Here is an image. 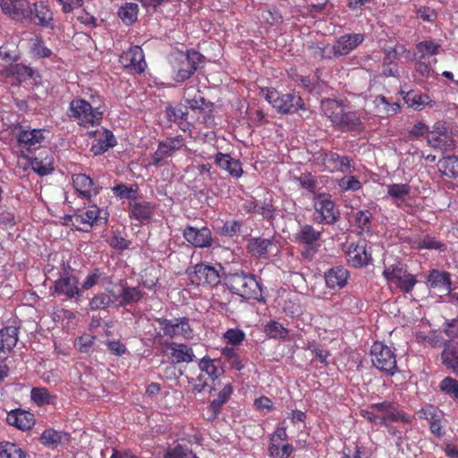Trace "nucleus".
I'll return each instance as SVG.
<instances>
[{"label":"nucleus","instance_id":"obj_1","mask_svg":"<svg viewBox=\"0 0 458 458\" xmlns=\"http://www.w3.org/2000/svg\"><path fill=\"white\" fill-rule=\"evenodd\" d=\"M320 110L329 119L331 125L340 132H360L364 123L359 112L348 110L343 101L326 98L320 102Z\"/></svg>","mask_w":458,"mask_h":458},{"label":"nucleus","instance_id":"obj_2","mask_svg":"<svg viewBox=\"0 0 458 458\" xmlns=\"http://www.w3.org/2000/svg\"><path fill=\"white\" fill-rule=\"evenodd\" d=\"M96 98L90 96V102L83 98L75 97L69 102L67 115L83 128L98 126L102 121V111L99 106H94Z\"/></svg>","mask_w":458,"mask_h":458},{"label":"nucleus","instance_id":"obj_3","mask_svg":"<svg viewBox=\"0 0 458 458\" xmlns=\"http://www.w3.org/2000/svg\"><path fill=\"white\" fill-rule=\"evenodd\" d=\"M225 286L230 293L244 300L263 301L261 284L253 274L243 271L230 274L225 277Z\"/></svg>","mask_w":458,"mask_h":458},{"label":"nucleus","instance_id":"obj_4","mask_svg":"<svg viewBox=\"0 0 458 458\" xmlns=\"http://www.w3.org/2000/svg\"><path fill=\"white\" fill-rule=\"evenodd\" d=\"M259 96L280 114H293L304 109L303 99L297 93H280L276 89L262 88Z\"/></svg>","mask_w":458,"mask_h":458},{"label":"nucleus","instance_id":"obj_5","mask_svg":"<svg viewBox=\"0 0 458 458\" xmlns=\"http://www.w3.org/2000/svg\"><path fill=\"white\" fill-rule=\"evenodd\" d=\"M323 232L318 231L312 225H299L298 232L293 234V242L304 245L301 250V257L308 261L312 260L318 253Z\"/></svg>","mask_w":458,"mask_h":458},{"label":"nucleus","instance_id":"obj_6","mask_svg":"<svg viewBox=\"0 0 458 458\" xmlns=\"http://www.w3.org/2000/svg\"><path fill=\"white\" fill-rule=\"evenodd\" d=\"M382 276L403 293H411L418 283L416 276L408 272L407 266L401 262L386 266Z\"/></svg>","mask_w":458,"mask_h":458},{"label":"nucleus","instance_id":"obj_7","mask_svg":"<svg viewBox=\"0 0 458 458\" xmlns=\"http://www.w3.org/2000/svg\"><path fill=\"white\" fill-rule=\"evenodd\" d=\"M53 288L57 296H64L69 300L81 298L83 292L81 287H79V279L75 276L73 268L68 264H63Z\"/></svg>","mask_w":458,"mask_h":458},{"label":"nucleus","instance_id":"obj_8","mask_svg":"<svg viewBox=\"0 0 458 458\" xmlns=\"http://www.w3.org/2000/svg\"><path fill=\"white\" fill-rule=\"evenodd\" d=\"M370 358L372 366L388 377L397 372L396 355L391 347L381 342L372 344L370 348Z\"/></svg>","mask_w":458,"mask_h":458},{"label":"nucleus","instance_id":"obj_9","mask_svg":"<svg viewBox=\"0 0 458 458\" xmlns=\"http://www.w3.org/2000/svg\"><path fill=\"white\" fill-rule=\"evenodd\" d=\"M198 366L200 372L204 373L208 377L200 374L196 378L192 379V387L195 392L203 391L204 388L208 386V380L214 382L224 374L220 359H212L208 356H205L199 360Z\"/></svg>","mask_w":458,"mask_h":458},{"label":"nucleus","instance_id":"obj_10","mask_svg":"<svg viewBox=\"0 0 458 458\" xmlns=\"http://www.w3.org/2000/svg\"><path fill=\"white\" fill-rule=\"evenodd\" d=\"M313 219L319 225H331L340 219V211L329 196L319 195L313 202Z\"/></svg>","mask_w":458,"mask_h":458},{"label":"nucleus","instance_id":"obj_11","mask_svg":"<svg viewBox=\"0 0 458 458\" xmlns=\"http://www.w3.org/2000/svg\"><path fill=\"white\" fill-rule=\"evenodd\" d=\"M15 137L21 156L28 158L29 154L41 148L46 136L41 129L26 130L21 125L16 127Z\"/></svg>","mask_w":458,"mask_h":458},{"label":"nucleus","instance_id":"obj_12","mask_svg":"<svg viewBox=\"0 0 458 458\" xmlns=\"http://www.w3.org/2000/svg\"><path fill=\"white\" fill-rule=\"evenodd\" d=\"M370 410L377 413H381L383 420L387 424L394 422L403 424H411L414 420V416L409 414L404 410L399 407L396 402L385 400L381 403H377L370 405Z\"/></svg>","mask_w":458,"mask_h":458},{"label":"nucleus","instance_id":"obj_13","mask_svg":"<svg viewBox=\"0 0 458 458\" xmlns=\"http://www.w3.org/2000/svg\"><path fill=\"white\" fill-rule=\"evenodd\" d=\"M184 146L185 140L182 135L167 137L166 140L158 141L156 152L151 155L149 165L162 166L165 159L171 157Z\"/></svg>","mask_w":458,"mask_h":458},{"label":"nucleus","instance_id":"obj_14","mask_svg":"<svg viewBox=\"0 0 458 458\" xmlns=\"http://www.w3.org/2000/svg\"><path fill=\"white\" fill-rule=\"evenodd\" d=\"M318 159L324 170L329 173L352 174L355 171L353 159L347 156H340L335 152L329 151L319 154Z\"/></svg>","mask_w":458,"mask_h":458},{"label":"nucleus","instance_id":"obj_15","mask_svg":"<svg viewBox=\"0 0 458 458\" xmlns=\"http://www.w3.org/2000/svg\"><path fill=\"white\" fill-rule=\"evenodd\" d=\"M221 271L222 267L219 264L217 266H209L199 263L193 267L192 274L189 275L190 280H191L192 284L214 287L220 284Z\"/></svg>","mask_w":458,"mask_h":458},{"label":"nucleus","instance_id":"obj_16","mask_svg":"<svg viewBox=\"0 0 458 458\" xmlns=\"http://www.w3.org/2000/svg\"><path fill=\"white\" fill-rule=\"evenodd\" d=\"M344 252L346 261H348L350 267L355 268L367 267L372 261L371 253L367 251L366 240L345 243Z\"/></svg>","mask_w":458,"mask_h":458},{"label":"nucleus","instance_id":"obj_17","mask_svg":"<svg viewBox=\"0 0 458 458\" xmlns=\"http://www.w3.org/2000/svg\"><path fill=\"white\" fill-rule=\"evenodd\" d=\"M247 252L252 258L267 259L269 255H276L278 248L274 239H266L261 237L251 238L246 245Z\"/></svg>","mask_w":458,"mask_h":458},{"label":"nucleus","instance_id":"obj_18","mask_svg":"<svg viewBox=\"0 0 458 458\" xmlns=\"http://www.w3.org/2000/svg\"><path fill=\"white\" fill-rule=\"evenodd\" d=\"M184 241L197 249L209 248L213 244V236L208 227H193L187 225L182 231Z\"/></svg>","mask_w":458,"mask_h":458},{"label":"nucleus","instance_id":"obj_19","mask_svg":"<svg viewBox=\"0 0 458 458\" xmlns=\"http://www.w3.org/2000/svg\"><path fill=\"white\" fill-rule=\"evenodd\" d=\"M120 63L131 72L140 74L146 71L147 63L140 47L131 46L121 54Z\"/></svg>","mask_w":458,"mask_h":458},{"label":"nucleus","instance_id":"obj_20","mask_svg":"<svg viewBox=\"0 0 458 458\" xmlns=\"http://www.w3.org/2000/svg\"><path fill=\"white\" fill-rule=\"evenodd\" d=\"M203 59V55L196 50H187L186 54L182 55L181 67L176 72L175 81L182 82L190 78L198 70L199 64Z\"/></svg>","mask_w":458,"mask_h":458},{"label":"nucleus","instance_id":"obj_21","mask_svg":"<svg viewBox=\"0 0 458 458\" xmlns=\"http://www.w3.org/2000/svg\"><path fill=\"white\" fill-rule=\"evenodd\" d=\"M102 214L106 215L104 209H100L97 206H90L89 209L74 215V222L78 225L83 226L81 229L86 232L89 228L93 227L94 225L106 222V217L101 216Z\"/></svg>","mask_w":458,"mask_h":458},{"label":"nucleus","instance_id":"obj_22","mask_svg":"<svg viewBox=\"0 0 458 458\" xmlns=\"http://www.w3.org/2000/svg\"><path fill=\"white\" fill-rule=\"evenodd\" d=\"M411 191V187L408 183H391L386 186L387 197L391 198L393 204L407 212L411 208L407 202Z\"/></svg>","mask_w":458,"mask_h":458},{"label":"nucleus","instance_id":"obj_23","mask_svg":"<svg viewBox=\"0 0 458 458\" xmlns=\"http://www.w3.org/2000/svg\"><path fill=\"white\" fill-rule=\"evenodd\" d=\"M362 42H364V35L360 33H350L339 37L337 42L333 45L335 57L350 54Z\"/></svg>","mask_w":458,"mask_h":458},{"label":"nucleus","instance_id":"obj_24","mask_svg":"<svg viewBox=\"0 0 458 458\" xmlns=\"http://www.w3.org/2000/svg\"><path fill=\"white\" fill-rule=\"evenodd\" d=\"M73 188L79 195L86 199H90L99 193V187L94 180L84 174L72 175Z\"/></svg>","mask_w":458,"mask_h":458},{"label":"nucleus","instance_id":"obj_25","mask_svg":"<svg viewBox=\"0 0 458 458\" xmlns=\"http://www.w3.org/2000/svg\"><path fill=\"white\" fill-rule=\"evenodd\" d=\"M215 164L234 179H240L244 174L241 161L232 157L230 154L216 153L215 155Z\"/></svg>","mask_w":458,"mask_h":458},{"label":"nucleus","instance_id":"obj_26","mask_svg":"<svg viewBox=\"0 0 458 458\" xmlns=\"http://www.w3.org/2000/svg\"><path fill=\"white\" fill-rule=\"evenodd\" d=\"M0 8L12 21H25L29 17L23 0H0Z\"/></svg>","mask_w":458,"mask_h":458},{"label":"nucleus","instance_id":"obj_27","mask_svg":"<svg viewBox=\"0 0 458 458\" xmlns=\"http://www.w3.org/2000/svg\"><path fill=\"white\" fill-rule=\"evenodd\" d=\"M428 144L435 149L450 151L455 148V140L446 131H439V127L428 134Z\"/></svg>","mask_w":458,"mask_h":458},{"label":"nucleus","instance_id":"obj_28","mask_svg":"<svg viewBox=\"0 0 458 458\" xmlns=\"http://www.w3.org/2000/svg\"><path fill=\"white\" fill-rule=\"evenodd\" d=\"M156 205L151 201L131 200L129 202V215L131 219L140 223L147 222L151 219Z\"/></svg>","mask_w":458,"mask_h":458},{"label":"nucleus","instance_id":"obj_29","mask_svg":"<svg viewBox=\"0 0 458 458\" xmlns=\"http://www.w3.org/2000/svg\"><path fill=\"white\" fill-rule=\"evenodd\" d=\"M350 274L344 266H335L325 272V283L331 290L344 288Z\"/></svg>","mask_w":458,"mask_h":458},{"label":"nucleus","instance_id":"obj_30","mask_svg":"<svg viewBox=\"0 0 458 458\" xmlns=\"http://www.w3.org/2000/svg\"><path fill=\"white\" fill-rule=\"evenodd\" d=\"M6 422L17 429L29 430L34 425V416L30 412L16 409L7 412Z\"/></svg>","mask_w":458,"mask_h":458},{"label":"nucleus","instance_id":"obj_31","mask_svg":"<svg viewBox=\"0 0 458 458\" xmlns=\"http://www.w3.org/2000/svg\"><path fill=\"white\" fill-rule=\"evenodd\" d=\"M38 441L47 448H57L58 445H64L70 443V435L63 430L47 428L43 430Z\"/></svg>","mask_w":458,"mask_h":458},{"label":"nucleus","instance_id":"obj_32","mask_svg":"<svg viewBox=\"0 0 458 458\" xmlns=\"http://www.w3.org/2000/svg\"><path fill=\"white\" fill-rule=\"evenodd\" d=\"M428 287L440 292L449 293L451 289V275L439 269L429 270L427 280Z\"/></svg>","mask_w":458,"mask_h":458},{"label":"nucleus","instance_id":"obj_33","mask_svg":"<svg viewBox=\"0 0 458 458\" xmlns=\"http://www.w3.org/2000/svg\"><path fill=\"white\" fill-rule=\"evenodd\" d=\"M165 344L171 350L170 357L174 362L177 364L182 362L189 363L194 360L195 355L191 346L174 342Z\"/></svg>","mask_w":458,"mask_h":458},{"label":"nucleus","instance_id":"obj_34","mask_svg":"<svg viewBox=\"0 0 458 458\" xmlns=\"http://www.w3.org/2000/svg\"><path fill=\"white\" fill-rule=\"evenodd\" d=\"M233 392V387L231 384L225 385L218 393L217 398L213 399L208 405L209 416L208 420L214 421L221 412L222 407L228 402Z\"/></svg>","mask_w":458,"mask_h":458},{"label":"nucleus","instance_id":"obj_35","mask_svg":"<svg viewBox=\"0 0 458 458\" xmlns=\"http://www.w3.org/2000/svg\"><path fill=\"white\" fill-rule=\"evenodd\" d=\"M30 19L31 16L38 20L37 24L42 27H47L53 21V13L51 9L42 1L32 4L31 7L27 9Z\"/></svg>","mask_w":458,"mask_h":458},{"label":"nucleus","instance_id":"obj_36","mask_svg":"<svg viewBox=\"0 0 458 458\" xmlns=\"http://www.w3.org/2000/svg\"><path fill=\"white\" fill-rule=\"evenodd\" d=\"M18 341V328L14 326H6L0 329V353L10 352L16 346Z\"/></svg>","mask_w":458,"mask_h":458},{"label":"nucleus","instance_id":"obj_37","mask_svg":"<svg viewBox=\"0 0 458 458\" xmlns=\"http://www.w3.org/2000/svg\"><path fill=\"white\" fill-rule=\"evenodd\" d=\"M403 101L409 107L417 111H421L427 106H433L434 103L427 93H417L411 90L405 93L403 97Z\"/></svg>","mask_w":458,"mask_h":458},{"label":"nucleus","instance_id":"obj_38","mask_svg":"<svg viewBox=\"0 0 458 458\" xmlns=\"http://www.w3.org/2000/svg\"><path fill=\"white\" fill-rule=\"evenodd\" d=\"M155 322L158 324V328H160V331L153 335V342H155L156 344L164 345L168 344L165 339H164L165 336L174 339L173 319L155 318Z\"/></svg>","mask_w":458,"mask_h":458},{"label":"nucleus","instance_id":"obj_39","mask_svg":"<svg viewBox=\"0 0 458 458\" xmlns=\"http://www.w3.org/2000/svg\"><path fill=\"white\" fill-rule=\"evenodd\" d=\"M442 362L445 368L455 370L458 368V344L445 341L442 352Z\"/></svg>","mask_w":458,"mask_h":458},{"label":"nucleus","instance_id":"obj_40","mask_svg":"<svg viewBox=\"0 0 458 458\" xmlns=\"http://www.w3.org/2000/svg\"><path fill=\"white\" fill-rule=\"evenodd\" d=\"M116 144L115 137L111 131L105 130L103 137L94 140L90 151L94 155H101L106 152L109 148H114Z\"/></svg>","mask_w":458,"mask_h":458},{"label":"nucleus","instance_id":"obj_41","mask_svg":"<svg viewBox=\"0 0 458 458\" xmlns=\"http://www.w3.org/2000/svg\"><path fill=\"white\" fill-rule=\"evenodd\" d=\"M121 307L127 305H134L140 301L143 293L139 287H131L129 285H121Z\"/></svg>","mask_w":458,"mask_h":458},{"label":"nucleus","instance_id":"obj_42","mask_svg":"<svg viewBox=\"0 0 458 458\" xmlns=\"http://www.w3.org/2000/svg\"><path fill=\"white\" fill-rule=\"evenodd\" d=\"M174 338L182 336L184 340H191L193 330L190 326L189 318L186 317L175 318L173 319Z\"/></svg>","mask_w":458,"mask_h":458},{"label":"nucleus","instance_id":"obj_43","mask_svg":"<svg viewBox=\"0 0 458 458\" xmlns=\"http://www.w3.org/2000/svg\"><path fill=\"white\" fill-rule=\"evenodd\" d=\"M32 171L38 176H47L53 171V157H46L45 159L39 157H27Z\"/></svg>","mask_w":458,"mask_h":458},{"label":"nucleus","instance_id":"obj_44","mask_svg":"<svg viewBox=\"0 0 458 458\" xmlns=\"http://www.w3.org/2000/svg\"><path fill=\"white\" fill-rule=\"evenodd\" d=\"M438 170L449 178L458 177V156H448L438 161Z\"/></svg>","mask_w":458,"mask_h":458},{"label":"nucleus","instance_id":"obj_45","mask_svg":"<svg viewBox=\"0 0 458 458\" xmlns=\"http://www.w3.org/2000/svg\"><path fill=\"white\" fill-rule=\"evenodd\" d=\"M188 106L192 110H202L204 106H208L209 102L207 101L200 94L199 89L190 87L184 92Z\"/></svg>","mask_w":458,"mask_h":458},{"label":"nucleus","instance_id":"obj_46","mask_svg":"<svg viewBox=\"0 0 458 458\" xmlns=\"http://www.w3.org/2000/svg\"><path fill=\"white\" fill-rule=\"evenodd\" d=\"M30 397L34 403L38 406L54 404L56 396L49 394L47 387H32Z\"/></svg>","mask_w":458,"mask_h":458},{"label":"nucleus","instance_id":"obj_47","mask_svg":"<svg viewBox=\"0 0 458 458\" xmlns=\"http://www.w3.org/2000/svg\"><path fill=\"white\" fill-rule=\"evenodd\" d=\"M118 15L122 21L126 25L133 24L137 21L138 4L132 2H127L122 5L118 11Z\"/></svg>","mask_w":458,"mask_h":458},{"label":"nucleus","instance_id":"obj_48","mask_svg":"<svg viewBox=\"0 0 458 458\" xmlns=\"http://www.w3.org/2000/svg\"><path fill=\"white\" fill-rule=\"evenodd\" d=\"M0 458H26V453L16 443H0Z\"/></svg>","mask_w":458,"mask_h":458},{"label":"nucleus","instance_id":"obj_49","mask_svg":"<svg viewBox=\"0 0 458 458\" xmlns=\"http://www.w3.org/2000/svg\"><path fill=\"white\" fill-rule=\"evenodd\" d=\"M412 248L415 250H445V244L436 240L433 235H425L421 239L412 242Z\"/></svg>","mask_w":458,"mask_h":458},{"label":"nucleus","instance_id":"obj_50","mask_svg":"<svg viewBox=\"0 0 458 458\" xmlns=\"http://www.w3.org/2000/svg\"><path fill=\"white\" fill-rule=\"evenodd\" d=\"M267 452L271 458H289L293 452V446L290 443L282 445L278 443H268Z\"/></svg>","mask_w":458,"mask_h":458},{"label":"nucleus","instance_id":"obj_51","mask_svg":"<svg viewBox=\"0 0 458 458\" xmlns=\"http://www.w3.org/2000/svg\"><path fill=\"white\" fill-rule=\"evenodd\" d=\"M105 277L106 274L103 269L99 267H94L89 271L88 275H86L82 284H81V288H82L83 291H89L92 287L98 285L101 279Z\"/></svg>","mask_w":458,"mask_h":458},{"label":"nucleus","instance_id":"obj_52","mask_svg":"<svg viewBox=\"0 0 458 458\" xmlns=\"http://www.w3.org/2000/svg\"><path fill=\"white\" fill-rule=\"evenodd\" d=\"M7 76H16L18 81H27L33 77L34 71L30 66L22 64H14L9 66L6 72Z\"/></svg>","mask_w":458,"mask_h":458},{"label":"nucleus","instance_id":"obj_53","mask_svg":"<svg viewBox=\"0 0 458 458\" xmlns=\"http://www.w3.org/2000/svg\"><path fill=\"white\" fill-rule=\"evenodd\" d=\"M309 51L311 52L313 58L318 60L335 57V50L332 49V46L325 43L312 44L309 46Z\"/></svg>","mask_w":458,"mask_h":458},{"label":"nucleus","instance_id":"obj_54","mask_svg":"<svg viewBox=\"0 0 458 458\" xmlns=\"http://www.w3.org/2000/svg\"><path fill=\"white\" fill-rule=\"evenodd\" d=\"M440 392L458 403V381L454 377H445L439 383Z\"/></svg>","mask_w":458,"mask_h":458},{"label":"nucleus","instance_id":"obj_55","mask_svg":"<svg viewBox=\"0 0 458 458\" xmlns=\"http://www.w3.org/2000/svg\"><path fill=\"white\" fill-rule=\"evenodd\" d=\"M416 47L418 53L420 54V59L438 55L440 50V45L434 40L420 41Z\"/></svg>","mask_w":458,"mask_h":458},{"label":"nucleus","instance_id":"obj_56","mask_svg":"<svg viewBox=\"0 0 458 458\" xmlns=\"http://www.w3.org/2000/svg\"><path fill=\"white\" fill-rule=\"evenodd\" d=\"M265 332L270 338L284 339L288 335V330L276 321H270L265 326Z\"/></svg>","mask_w":458,"mask_h":458},{"label":"nucleus","instance_id":"obj_57","mask_svg":"<svg viewBox=\"0 0 458 458\" xmlns=\"http://www.w3.org/2000/svg\"><path fill=\"white\" fill-rule=\"evenodd\" d=\"M372 214L369 210H359L355 214V225L360 228V233L370 232Z\"/></svg>","mask_w":458,"mask_h":458},{"label":"nucleus","instance_id":"obj_58","mask_svg":"<svg viewBox=\"0 0 458 458\" xmlns=\"http://www.w3.org/2000/svg\"><path fill=\"white\" fill-rule=\"evenodd\" d=\"M242 225L241 221L230 220L218 227L217 233L220 236L234 237L240 233Z\"/></svg>","mask_w":458,"mask_h":458},{"label":"nucleus","instance_id":"obj_59","mask_svg":"<svg viewBox=\"0 0 458 458\" xmlns=\"http://www.w3.org/2000/svg\"><path fill=\"white\" fill-rule=\"evenodd\" d=\"M89 307L91 310H105L110 307H114V304L111 303L108 296L98 293L89 300Z\"/></svg>","mask_w":458,"mask_h":458},{"label":"nucleus","instance_id":"obj_60","mask_svg":"<svg viewBox=\"0 0 458 458\" xmlns=\"http://www.w3.org/2000/svg\"><path fill=\"white\" fill-rule=\"evenodd\" d=\"M114 192L121 199H126L130 201H136L137 186H127L124 183H119L114 187Z\"/></svg>","mask_w":458,"mask_h":458},{"label":"nucleus","instance_id":"obj_61","mask_svg":"<svg viewBox=\"0 0 458 458\" xmlns=\"http://www.w3.org/2000/svg\"><path fill=\"white\" fill-rule=\"evenodd\" d=\"M193 454L187 445L178 444L166 451L165 458H190Z\"/></svg>","mask_w":458,"mask_h":458},{"label":"nucleus","instance_id":"obj_62","mask_svg":"<svg viewBox=\"0 0 458 458\" xmlns=\"http://www.w3.org/2000/svg\"><path fill=\"white\" fill-rule=\"evenodd\" d=\"M96 336L93 335H82L75 339L74 345L81 353H89V349L93 346Z\"/></svg>","mask_w":458,"mask_h":458},{"label":"nucleus","instance_id":"obj_63","mask_svg":"<svg viewBox=\"0 0 458 458\" xmlns=\"http://www.w3.org/2000/svg\"><path fill=\"white\" fill-rule=\"evenodd\" d=\"M339 187L344 191H357L361 189V183L354 175H350L340 179Z\"/></svg>","mask_w":458,"mask_h":458},{"label":"nucleus","instance_id":"obj_64","mask_svg":"<svg viewBox=\"0 0 458 458\" xmlns=\"http://www.w3.org/2000/svg\"><path fill=\"white\" fill-rule=\"evenodd\" d=\"M224 337L229 344L239 345L245 340V333L238 328H230L225 331Z\"/></svg>","mask_w":458,"mask_h":458}]
</instances>
